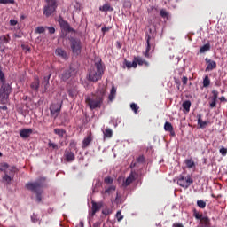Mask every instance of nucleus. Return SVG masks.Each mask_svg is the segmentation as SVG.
I'll use <instances>...</instances> for the list:
<instances>
[{
  "mask_svg": "<svg viewBox=\"0 0 227 227\" xmlns=\"http://www.w3.org/2000/svg\"><path fill=\"white\" fill-rule=\"evenodd\" d=\"M27 191H30L35 194V201L37 203H42V194H43V187H47V178L39 177L35 182H28L25 184Z\"/></svg>",
  "mask_w": 227,
  "mask_h": 227,
  "instance_id": "nucleus-1",
  "label": "nucleus"
},
{
  "mask_svg": "<svg viewBox=\"0 0 227 227\" xmlns=\"http://www.w3.org/2000/svg\"><path fill=\"white\" fill-rule=\"evenodd\" d=\"M104 97H106V89L99 88L95 93H91L85 98V103L90 107V109H100L102 104H104Z\"/></svg>",
  "mask_w": 227,
  "mask_h": 227,
  "instance_id": "nucleus-2",
  "label": "nucleus"
},
{
  "mask_svg": "<svg viewBox=\"0 0 227 227\" xmlns=\"http://www.w3.org/2000/svg\"><path fill=\"white\" fill-rule=\"evenodd\" d=\"M94 67H95L91 68L89 72V81L97 82V81H100V79H102V75H104V66H102V60L96 62Z\"/></svg>",
  "mask_w": 227,
  "mask_h": 227,
  "instance_id": "nucleus-3",
  "label": "nucleus"
},
{
  "mask_svg": "<svg viewBox=\"0 0 227 227\" xmlns=\"http://www.w3.org/2000/svg\"><path fill=\"white\" fill-rule=\"evenodd\" d=\"M10 93H12V86L10 83H3L0 88V104L3 106L8 104Z\"/></svg>",
  "mask_w": 227,
  "mask_h": 227,
  "instance_id": "nucleus-4",
  "label": "nucleus"
},
{
  "mask_svg": "<svg viewBox=\"0 0 227 227\" xmlns=\"http://www.w3.org/2000/svg\"><path fill=\"white\" fill-rule=\"evenodd\" d=\"M69 42L73 54H74V56L81 55V52H82V42H81V39L71 37Z\"/></svg>",
  "mask_w": 227,
  "mask_h": 227,
  "instance_id": "nucleus-5",
  "label": "nucleus"
},
{
  "mask_svg": "<svg viewBox=\"0 0 227 227\" xmlns=\"http://www.w3.org/2000/svg\"><path fill=\"white\" fill-rule=\"evenodd\" d=\"M45 3L43 15H45V17H51L58 8V0H45Z\"/></svg>",
  "mask_w": 227,
  "mask_h": 227,
  "instance_id": "nucleus-6",
  "label": "nucleus"
},
{
  "mask_svg": "<svg viewBox=\"0 0 227 227\" xmlns=\"http://www.w3.org/2000/svg\"><path fill=\"white\" fill-rule=\"evenodd\" d=\"M177 184L180 185V187H183V189H189L191 184H194V180L189 175L186 177L180 176L177 179Z\"/></svg>",
  "mask_w": 227,
  "mask_h": 227,
  "instance_id": "nucleus-7",
  "label": "nucleus"
},
{
  "mask_svg": "<svg viewBox=\"0 0 227 227\" xmlns=\"http://www.w3.org/2000/svg\"><path fill=\"white\" fill-rule=\"evenodd\" d=\"M15 167L5 170L4 175L2 176V181L4 182V184H8V185L12 184V180H13V177L15 176Z\"/></svg>",
  "mask_w": 227,
  "mask_h": 227,
  "instance_id": "nucleus-8",
  "label": "nucleus"
},
{
  "mask_svg": "<svg viewBox=\"0 0 227 227\" xmlns=\"http://www.w3.org/2000/svg\"><path fill=\"white\" fill-rule=\"evenodd\" d=\"M61 103H52L50 106L51 115L53 118H58L59 116V113H61Z\"/></svg>",
  "mask_w": 227,
  "mask_h": 227,
  "instance_id": "nucleus-9",
  "label": "nucleus"
},
{
  "mask_svg": "<svg viewBox=\"0 0 227 227\" xmlns=\"http://www.w3.org/2000/svg\"><path fill=\"white\" fill-rule=\"evenodd\" d=\"M212 95L213 97L209 98V107L211 109H214L217 107V98H219V91L214 90H212Z\"/></svg>",
  "mask_w": 227,
  "mask_h": 227,
  "instance_id": "nucleus-10",
  "label": "nucleus"
},
{
  "mask_svg": "<svg viewBox=\"0 0 227 227\" xmlns=\"http://www.w3.org/2000/svg\"><path fill=\"white\" fill-rule=\"evenodd\" d=\"M64 160H66V162H74V160H75V154L72 152V149L65 150Z\"/></svg>",
  "mask_w": 227,
  "mask_h": 227,
  "instance_id": "nucleus-11",
  "label": "nucleus"
},
{
  "mask_svg": "<svg viewBox=\"0 0 227 227\" xmlns=\"http://www.w3.org/2000/svg\"><path fill=\"white\" fill-rule=\"evenodd\" d=\"M145 40H146V49L144 51V56L145 58H152V55H150V50L152 49V42H150V40H152V36L150 35H145Z\"/></svg>",
  "mask_w": 227,
  "mask_h": 227,
  "instance_id": "nucleus-12",
  "label": "nucleus"
},
{
  "mask_svg": "<svg viewBox=\"0 0 227 227\" xmlns=\"http://www.w3.org/2000/svg\"><path fill=\"white\" fill-rule=\"evenodd\" d=\"M205 62L207 65L205 72H212V70H215V68H217V62H215V60L206 58Z\"/></svg>",
  "mask_w": 227,
  "mask_h": 227,
  "instance_id": "nucleus-13",
  "label": "nucleus"
},
{
  "mask_svg": "<svg viewBox=\"0 0 227 227\" xmlns=\"http://www.w3.org/2000/svg\"><path fill=\"white\" fill-rule=\"evenodd\" d=\"M72 77V69H63L59 74V79L67 82Z\"/></svg>",
  "mask_w": 227,
  "mask_h": 227,
  "instance_id": "nucleus-14",
  "label": "nucleus"
},
{
  "mask_svg": "<svg viewBox=\"0 0 227 227\" xmlns=\"http://www.w3.org/2000/svg\"><path fill=\"white\" fill-rule=\"evenodd\" d=\"M92 207H91V210H92V217L93 215H95L97 214V212H100V208H102V207H104V204L102 202H96V201H93L92 200Z\"/></svg>",
  "mask_w": 227,
  "mask_h": 227,
  "instance_id": "nucleus-15",
  "label": "nucleus"
},
{
  "mask_svg": "<svg viewBox=\"0 0 227 227\" xmlns=\"http://www.w3.org/2000/svg\"><path fill=\"white\" fill-rule=\"evenodd\" d=\"M60 27H62V29H64V31H67V33H74L75 30H74V28L70 27V24H68V22L61 20L59 21Z\"/></svg>",
  "mask_w": 227,
  "mask_h": 227,
  "instance_id": "nucleus-16",
  "label": "nucleus"
},
{
  "mask_svg": "<svg viewBox=\"0 0 227 227\" xmlns=\"http://www.w3.org/2000/svg\"><path fill=\"white\" fill-rule=\"evenodd\" d=\"M30 88L33 91H38V90H40V78H38V76H35L33 82L30 84Z\"/></svg>",
  "mask_w": 227,
  "mask_h": 227,
  "instance_id": "nucleus-17",
  "label": "nucleus"
},
{
  "mask_svg": "<svg viewBox=\"0 0 227 227\" xmlns=\"http://www.w3.org/2000/svg\"><path fill=\"white\" fill-rule=\"evenodd\" d=\"M31 134H33V129H23L20 131V136L22 139H27Z\"/></svg>",
  "mask_w": 227,
  "mask_h": 227,
  "instance_id": "nucleus-18",
  "label": "nucleus"
},
{
  "mask_svg": "<svg viewBox=\"0 0 227 227\" xmlns=\"http://www.w3.org/2000/svg\"><path fill=\"white\" fill-rule=\"evenodd\" d=\"M55 54L62 59H68V55L67 54V51L61 48H57L55 50Z\"/></svg>",
  "mask_w": 227,
  "mask_h": 227,
  "instance_id": "nucleus-19",
  "label": "nucleus"
},
{
  "mask_svg": "<svg viewBox=\"0 0 227 227\" xmlns=\"http://www.w3.org/2000/svg\"><path fill=\"white\" fill-rule=\"evenodd\" d=\"M134 180H136V176L134 175V172H131L129 176L126 178V180L123 182V185H125V187H129V185H130V184H132Z\"/></svg>",
  "mask_w": 227,
  "mask_h": 227,
  "instance_id": "nucleus-20",
  "label": "nucleus"
},
{
  "mask_svg": "<svg viewBox=\"0 0 227 227\" xmlns=\"http://www.w3.org/2000/svg\"><path fill=\"white\" fill-rule=\"evenodd\" d=\"M134 59L137 61V65L140 67H143V65H145V67H150V63L141 57H135Z\"/></svg>",
  "mask_w": 227,
  "mask_h": 227,
  "instance_id": "nucleus-21",
  "label": "nucleus"
},
{
  "mask_svg": "<svg viewBox=\"0 0 227 227\" xmlns=\"http://www.w3.org/2000/svg\"><path fill=\"white\" fill-rule=\"evenodd\" d=\"M91 141H93V137L91 136V133H90L82 141V148H88Z\"/></svg>",
  "mask_w": 227,
  "mask_h": 227,
  "instance_id": "nucleus-22",
  "label": "nucleus"
},
{
  "mask_svg": "<svg viewBox=\"0 0 227 227\" xmlns=\"http://www.w3.org/2000/svg\"><path fill=\"white\" fill-rule=\"evenodd\" d=\"M104 139H111L113 137V129L109 128H106L105 131H103Z\"/></svg>",
  "mask_w": 227,
  "mask_h": 227,
  "instance_id": "nucleus-23",
  "label": "nucleus"
},
{
  "mask_svg": "<svg viewBox=\"0 0 227 227\" xmlns=\"http://www.w3.org/2000/svg\"><path fill=\"white\" fill-rule=\"evenodd\" d=\"M184 164L186 165V168H188L189 169L196 168V163H194V160H192V159H186L184 160Z\"/></svg>",
  "mask_w": 227,
  "mask_h": 227,
  "instance_id": "nucleus-24",
  "label": "nucleus"
},
{
  "mask_svg": "<svg viewBox=\"0 0 227 227\" xmlns=\"http://www.w3.org/2000/svg\"><path fill=\"white\" fill-rule=\"evenodd\" d=\"M115 98H116V89L114 87H112L110 90V94L108 96V99L110 100V102H113Z\"/></svg>",
  "mask_w": 227,
  "mask_h": 227,
  "instance_id": "nucleus-25",
  "label": "nucleus"
},
{
  "mask_svg": "<svg viewBox=\"0 0 227 227\" xmlns=\"http://www.w3.org/2000/svg\"><path fill=\"white\" fill-rule=\"evenodd\" d=\"M125 65H126L127 68H137V62L136 61V59H134L133 62L125 60Z\"/></svg>",
  "mask_w": 227,
  "mask_h": 227,
  "instance_id": "nucleus-26",
  "label": "nucleus"
},
{
  "mask_svg": "<svg viewBox=\"0 0 227 227\" xmlns=\"http://www.w3.org/2000/svg\"><path fill=\"white\" fill-rule=\"evenodd\" d=\"M198 125L200 126V129H205L207 125V121H203L201 119V114L198 115Z\"/></svg>",
  "mask_w": 227,
  "mask_h": 227,
  "instance_id": "nucleus-27",
  "label": "nucleus"
},
{
  "mask_svg": "<svg viewBox=\"0 0 227 227\" xmlns=\"http://www.w3.org/2000/svg\"><path fill=\"white\" fill-rule=\"evenodd\" d=\"M208 51H210V43H207L204 44L202 47H200V53L203 54L205 52H208Z\"/></svg>",
  "mask_w": 227,
  "mask_h": 227,
  "instance_id": "nucleus-28",
  "label": "nucleus"
},
{
  "mask_svg": "<svg viewBox=\"0 0 227 227\" xmlns=\"http://www.w3.org/2000/svg\"><path fill=\"white\" fill-rule=\"evenodd\" d=\"M10 42V35H2L0 36V45H4V43H8Z\"/></svg>",
  "mask_w": 227,
  "mask_h": 227,
  "instance_id": "nucleus-29",
  "label": "nucleus"
},
{
  "mask_svg": "<svg viewBox=\"0 0 227 227\" xmlns=\"http://www.w3.org/2000/svg\"><path fill=\"white\" fill-rule=\"evenodd\" d=\"M54 134H57L59 137H63L67 134V130L61 129H55Z\"/></svg>",
  "mask_w": 227,
  "mask_h": 227,
  "instance_id": "nucleus-30",
  "label": "nucleus"
},
{
  "mask_svg": "<svg viewBox=\"0 0 227 227\" xmlns=\"http://www.w3.org/2000/svg\"><path fill=\"white\" fill-rule=\"evenodd\" d=\"M183 109H184L186 113L191 111V102L189 100L183 102Z\"/></svg>",
  "mask_w": 227,
  "mask_h": 227,
  "instance_id": "nucleus-31",
  "label": "nucleus"
},
{
  "mask_svg": "<svg viewBox=\"0 0 227 227\" xmlns=\"http://www.w3.org/2000/svg\"><path fill=\"white\" fill-rule=\"evenodd\" d=\"M164 130H166V132H173V125L171 124V122H165Z\"/></svg>",
  "mask_w": 227,
  "mask_h": 227,
  "instance_id": "nucleus-32",
  "label": "nucleus"
},
{
  "mask_svg": "<svg viewBox=\"0 0 227 227\" xmlns=\"http://www.w3.org/2000/svg\"><path fill=\"white\" fill-rule=\"evenodd\" d=\"M210 86V78L208 75H206L203 79V87L204 88H208Z\"/></svg>",
  "mask_w": 227,
  "mask_h": 227,
  "instance_id": "nucleus-33",
  "label": "nucleus"
},
{
  "mask_svg": "<svg viewBox=\"0 0 227 227\" xmlns=\"http://www.w3.org/2000/svg\"><path fill=\"white\" fill-rule=\"evenodd\" d=\"M43 86H44V91H47V88H49V76H44L43 81L42 82Z\"/></svg>",
  "mask_w": 227,
  "mask_h": 227,
  "instance_id": "nucleus-34",
  "label": "nucleus"
},
{
  "mask_svg": "<svg viewBox=\"0 0 227 227\" xmlns=\"http://www.w3.org/2000/svg\"><path fill=\"white\" fill-rule=\"evenodd\" d=\"M197 206L199 207V208H206L207 207V202H205V200H197Z\"/></svg>",
  "mask_w": 227,
  "mask_h": 227,
  "instance_id": "nucleus-35",
  "label": "nucleus"
},
{
  "mask_svg": "<svg viewBox=\"0 0 227 227\" xmlns=\"http://www.w3.org/2000/svg\"><path fill=\"white\" fill-rule=\"evenodd\" d=\"M10 168V166L8 165V163H0V171H3L4 173L6 172Z\"/></svg>",
  "mask_w": 227,
  "mask_h": 227,
  "instance_id": "nucleus-36",
  "label": "nucleus"
},
{
  "mask_svg": "<svg viewBox=\"0 0 227 227\" xmlns=\"http://www.w3.org/2000/svg\"><path fill=\"white\" fill-rule=\"evenodd\" d=\"M114 191H116V186L111 185L108 188H106L105 194H111V192H114Z\"/></svg>",
  "mask_w": 227,
  "mask_h": 227,
  "instance_id": "nucleus-37",
  "label": "nucleus"
},
{
  "mask_svg": "<svg viewBox=\"0 0 227 227\" xmlns=\"http://www.w3.org/2000/svg\"><path fill=\"white\" fill-rule=\"evenodd\" d=\"M100 12H109L111 10V5L109 4H105L103 6L99 7Z\"/></svg>",
  "mask_w": 227,
  "mask_h": 227,
  "instance_id": "nucleus-38",
  "label": "nucleus"
},
{
  "mask_svg": "<svg viewBox=\"0 0 227 227\" xmlns=\"http://www.w3.org/2000/svg\"><path fill=\"white\" fill-rule=\"evenodd\" d=\"M104 182L107 185H113V183L114 182V179H113V177H111V176H106V177H105Z\"/></svg>",
  "mask_w": 227,
  "mask_h": 227,
  "instance_id": "nucleus-39",
  "label": "nucleus"
},
{
  "mask_svg": "<svg viewBox=\"0 0 227 227\" xmlns=\"http://www.w3.org/2000/svg\"><path fill=\"white\" fill-rule=\"evenodd\" d=\"M0 81L2 84H6V78L4 77V73H3V69L0 67Z\"/></svg>",
  "mask_w": 227,
  "mask_h": 227,
  "instance_id": "nucleus-40",
  "label": "nucleus"
},
{
  "mask_svg": "<svg viewBox=\"0 0 227 227\" xmlns=\"http://www.w3.org/2000/svg\"><path fill=\"white\" fill-rule=\"evenodd\" d=\"M130 109H132V111H134L135 114H137V111H139V107H138L137 104H136V103L130 104Z\"/></svg>",
  "mask_w": 227,
  "mask_h": 227,
  "instance_id": "nucleus-41",
  "label": "nucleus"
},
{
  "mask_svg": "<svg viewBox=\"0 0 227 227\" xmlns=\"http://www.w3.org/2000/svg\"><path fill=\"white\" fill-rule=\"evenodd\" d=\"M0 4H15V0H0Z\"/></svg>",
  "mask_w": 227,
  "mask_h": 227,
  "instance_id": "nucleus-42",
  "label": "nucleus"
},
{
  "mask_svg": "<svg viewBox=\"0 0 227 227\" xmlns=\"http://www.w3.org/2000/svg\"><path fill=\"white\" fill-rule=\"evenodd\" d=\"M219 153H221V155H222L223 157H226V155H227V149L224 148L223 146H222V147L220 148V150H219Z\"/></svg>",
  "mask_w": 227,
  "mask_h": 227,
  "instance_id": "nucleus-43",
  "label": "nucleus"
},
{
  "mask_svg": "<svg viewBox=\"0 0 227 227\" xmlns=\"http://www.w3.org/2000/svg\"><path fill=\"white\" fill-rule=\"evenodd\" d=\"M45 32V28L43 27H37L35 28V33H37L38 35H42V33Z\"/></svg>",
  "mask_w": 227,
  "mask_h": 227,
  "instance_id": "nucleus-44",
  "label": "nucleus"
},
{
  "mask_svg": "<svg viewBox=\"0 0 227 227\" xmlns=\"http://www.w3.org/2000/svg\"><path fill=\"white\" fill-rule=\"evenodd\" d=\"M48 146H49V148H52V150H58L59 149L58 145L54 144L51 141H49Z\"/></svg>",
  "mask_w": 227,
  "mask_h": 227,
  "instance_id": "nucleus-45",
  "label": "nucleus"
},
{
  "mask_svg": "<svg viewBox=\"0 0 227 227\" xmlns=\"http://www.w3.org/2000/svg\"><path fill=\"white\" fill-rule=\"evenodd\" d=\"M116 219L120 223L121 221H123V215H121V211H118L116 213Z\"/></svg>",
  "mask_w": 227,
  "mask_h": 227,
  "instance_id": "nucleus-46",
  "label": "nucleus"
},
{
  "mask_svg": "<svg viewBox=\"0 0 227 227\" xmlns=\"http://www.w3.org/2000/svg\"><path fill=\"white\" fill-rule=\"evenodd\" d=\"M69 146L70 148L75 150V148H77V142H75V140H71L69 143Z\"/></svg>",
  "mask_w": 227,
  "mask_h": 227,
  "instance_id": "nucleus-47",
  "label": "nucleus"
},
{
  "mask_svg": "<svg viewBox=\"0 0 227 227\" xmlns=\"http://www.w3.org/2000/svg\"><path fill=\"white\" fill-rule=\"evenodd\" d=\"M160 17H162L163 19H166V17H168V13L166 10L162 9L160 12Z\"/></svg>",
  "mask_w": 227,
  "mask_h": 227,
  "instance_id": "nucleus-48",
  "label": "nucleus"
},
{
  "mask_svg": "<svg viewBox=\"0 0 227 227\" xmlns=\"http://www.w3.org/2000/svg\"><path fill=\"white\" fill-rule=\"evenodd\" d=\"M46 29H48L50 35H54L56 33V28H54V27H46Z\"/></svg>",
  "mask_w": 227,
  "mask_h": 227,
  "instance_id": "nucleus-49",
  "label": "nucleus"
},
{
  "mask_svg": "<svg viewBox=\"0 0 227 227\" xmlns=\"http://www.w3.org/2000/svg\"><path fill=\"white\" fill-rule=\"evenodd\" d=\"M137 162L143 164V162H145V156L142 155L137 158Z\"/></svg>",
  "mask_w": 227,
  "mask_h": 227,
  "instance_id": "nucleus-50",
  "label": "nucleus"
},
{
  "mask_svg": "<svg viewBox=\"0 0 227 227\" xmlns=\"http://www.w3.org/2000/svg\"><path fill=\"white\" fill-rule=\"evenodd\" d=\"M110 29H111V27H103L101 28V31H102V33L106 34V33H108V31H110Z\"/></svg>",
  "mask_w": 227,
  "mask_h": 227,
  "instance_id": "nucleus-51",
  "label": "nucleus"
},
{
  "mask_svg": "<svg viewBox=\"0 0 227 227\" xmlns=\"http://www.w3.org/2000/svg\"><path fill=\"white\" fill-rule=\"evenodd\" d=\"M187 81H189V78H187V76H183L182 82L184 86L187 85Z\"/></svg>",
  "mask_w": 227,
  "mask_h": 227,
  "instance_id": "nucleus-52",
  "label": "nucleus"
},
{
  "mask_svg": "<svg viewBox=\"0 0 227 227\" xmlns=\"http://www.w3.org/2000/svg\"><path fill=\"white\" fill-rule=\"evenodd\" d=\"M102 214L104 215H109V214H111V211L109 209H105V210L102 211Z\"/></svg>",
  "mask_w": 227,
  "mask_h": 227,
  "instance_id": "nucleus-53",
  "label": "nucleus"
},
{
  "mask_svg": "<svg viewBox=\"0 0 227 227\" xmlns=\"http://www.w3.org/2000/svg\"><path fill=\"white\" fill-rule=\"evenodd\" d=\"M17 23H18V22H17V20H10V25H11V26H17Z\"/></svg>",
  "mask_w": 227,
  "mask_h": 227,
  "instance_id": "nucleus-54",
  "label": "nucleus"
},
{
  "mask_svg": "<svg viewBox=\"0 0 227 227\" xmlns=\"http://www.w3.org/2000/svg\"><path fill=\"white\" fill-rule=\"evenodd\" d=\"M101 224H102V222H96L94 223L93 227H100Z\"/></svg>",
  "mask_w": 227,
  "mask_h": 227,
  "instance_id": "nucleus-55",
  "label": "nucleus"
},
{
  "mask_svg": "<svg viewBox=\"0 0 227 227\" xmlns=\"http://www.w3.org/2000/svg\"><path fill=\"white\" fill-rule=\"evenodd\" d=\"M68 95H69V97H74V90H68Z\"/></svg>",
  "mask_w": 227,
  "mask_h": 227,
  "instance_id": "nucleus-56",
  "label": "nucleus"
},
{
  "mask_svg": "<svg viewBox=\"0 0 227 227\" xmlns=\"http://www.w3.org/2000/svg\"><path fill=\"white\" fill-rule=\"evenodd\" d=\"M173 227H184L182 223H174Z\"/></svg>",
  "mask_w": 227,
  "mask_h": 227,
  "instance_id": "nucleus-57",
  "label": "nucleus"
},
{
  "mask_svg": "<svg viewBox=\"0 0 227 227\" xmlns=\"http://www.w3.org/2000/svg\"><path fill=\"white\" fill-rule=\"evenodd\" d=\"M220 102H226V98L224 96H222L220 98Z\"/></svg>",
  "mask_w": 227,
  "mask_h": 227,
  "instance_id": "nucleus-58",
  "label": "nucleus"
},
{
  "mask_svg": "<svg viewBox=\"0 0 227 227\" xmlns=\"http://www.w3.org/2000/svg\"><path fill=\"white\" fill-rule=\"evenodd\" d=\"M0 109H2L3 111H8V106H0Z\"/></svg>",
  "mask_w": 227,
  "mask_h": 227,
  "instance_id": "nucleus-59",
  "label": "nucleus"
},
{
  "mask_svg": "<svg viewBox=\"0 0 227 227\" xmlns=\"http://www.w3.org/2000/svg\"><path fill=\"white\" fill-rule=\"evenodd\" d=\"M32 223H36V219L35 218V215L31 216Z\"/></svg>",
  "mask_w": 227,
  "mask_h": 227,
  "instance_id": "nucleus-60",
  "label": "nucleus"
},
{
  "mask_svg": "<svg viewBox=\"0 0 227 227\" xmlns=\"http://www.w3.org/2000/svg\"><path fill=\"white\" fill-rule=\"evenodd\" d=\"M118 49H121V44H120V42H117Z\"/></svg>",
  "mask_w": 227,
  "mask_h": 227,
  "instance_id": "nucleus-61",
  "label": "nucleus"
},
{
  "mask_svg": "<svg viewBox=\"0 0 227 227\" xmlns=\"http://www.w3.org/2000/svg\"><path fill=\"white\" fill-rule=\"evenodd\" d=\"M81 227H84V223L80 222Z\"/></svg>",
  "mask_w": 227,
  "mask_h": 227,
  "instance_id": "nucleus-62",
  "label": "nucleus"
},
{
  "mask_svg": "<svg viewBox=\"0 0 227 227\" xmlns=\"http://www.w3.org/2000/svg\"><path fill=\"white\" fill-rule=\"evenodd\" d=\"M0 52L2 53L4 52V49L0 50Z\"/></svg>",
  "mask_w": 227,
  "mask_h": 227,
  "instance_id": "nucleus-63",
  "label": "nucleus"
},
{
  "mask_svg": "<svg viewBox=\"0 0 227 227\" xmlns=\"http://www.w3.org/2000/svg\"><path fill=\"white\" fill-rule=\"evenodd\" d=\"M24 100H27V96H26V97L24 98Z\"/></svg>",
  "mask_w": 227,
  "mask_h": 227,
  "instance_id": "nucleus-64",
  "label": "nucleus"
}]
</instances>
